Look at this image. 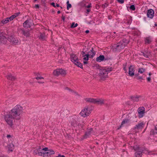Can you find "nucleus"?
<instances>
[{"mask_svg": "<svg viewBox=\"0 0 157 157\" xmlns=\"http://www.w3.org/2000/svg\"><path fill=\"white\" fill-rule=\"evenodd\" d=\"M22 107L19 105H17L12 109L9 114L5 116V121L11 127L13 126V121L15 118L18 120L20 119L19 115L22 113Z\"/></svg>", "mask_w": 157, "mask_h": 157, "instance_id": "obj_1", "label": "nucleus"}, {"mask_svg": "<svg viewBox=\"0 0 157 157\" xmlns=\"http://www.w3.org/2000/svg\"><path fill=\"white\" fill-rule=\"evenodd\" d=\"M111 67H109L106 69L102 68L99 70V76L101 79L105 78L107 77V75L109 72L112 70Z\"/></svg>", "mask_w": 157, "mask_h": 157, "instance_id": "obj_2", "label": "nucleus"}, {"mask_svg": "<svg viewBox=\"0 0 157 157\" xmlns=\"http://www.w3.org/2000/svg\"><path fill=\"white\" fill-rule=\"evenodd\" d=\"M122 42H119L113 46L114 51L116 52H120L124 49L125 47V44H122Z\"/></svg>", "mask_w": 157, "mask_h": 157, "instance_id": "obj_3", "label": "nucleus"}, {"mask_svg": "<svg viewBox=\"0 0 157 157\" xmlns=\"http://www.w3.org/2000/svg\"><path fill=\"white\" fill-rule=\"evenodd\" d=\"M91 113V110L88 108V106H86L83 109L80 113L81 116L85 117L86 116H89Z\"/></svg>", "mask_w": 157, "mask_h": 157, "instance_id": "obj_4", "label": "nucleus"}, {"mask_svg": "<svg viewBox=\"0 0 157 157\" xmlns=\"http://www.w3.org/2000/svg\"><path fill=\"white\" fill-rule=\"evenodd\" d=\"M54 75L58 76L59 75H61L65 76L67 74L66 71L62 69H57L54 70L53 72Z\"/></svg>", "mask_w": 157, "mask_h": 157, "instance_id": "obj_5", "label": "nucleus"}, {"mask_svg": "<svg viewBox=\"0 0 157 157\" xmlns=\"http://www.w3.org/2000/svg\"><path fill=\"white\" fill-rule=\"evenodd\" d=\"M145 124L143 122H141L136 124L135 126L133 127V130L136 132H138L139 130H141L144 127Z\"/></svg>", "mask_w": 157, "mask_h": 157, "instance_id": "obj_6", "label": "nucleus"}, {"mask_svg": "<svg viewBox=\"0 0 157 157\" xmlns=\"http://www.w3.org/2000/svg\"><path fill=\"white\" fill-rule=\"evenodd\" d=\"M145 109L144 107H141L139 108L137 110L139 114L138 117L139 118L142 117L144 115L145 113Z\"/></svg>", "mask_w": 157, "mask_h": 157, "instance_id": "obj_7", "label": "nucleus"}, {"mask_svg": "<svg viewBox=\"0 0 157 157\" xmlns=\"http://www.w3.org/2000/svg\"><path fill=\"white\" fill-rule=\"evenodd\" d=\"M135 66L131 65L128 67V74L129 76L132 77L135 75Z\"/></svg>", "mask_w": 157, "mask_h": 157, "instance_id": "obj_8", "label": "nucleus"}, {"mask_svg": "<svg viewBox=\"0 0 157 157\" xmlns=\"http://www.w3.org/2000/svg\"><path fill=\"white\" fill-rule=\"evenodd\" d=\"M8 40L13 44H17L18 43V39L12 36L8 37Z\"/></svg>", "mask_w": 157, "mask_h": 157, "instance_id": "obj_9", "label": "nucleus"}, {"mask_svg": "<svg viewBox=\"0 0 157 157\" xmlns=\"http://www.w3.org/2000/svg\"><path fill=\"white\" fill-rule=\"evenodd\" d=\"M21 33L24 35L26 37H29L30 34L29 29H20Z\"/></svg>", "mask_w": 157, "mask_h": 157, "instance_id": "obj_10", "label": "nucleus"}, {"mask_svg": "<svg viewBox=\"0 0 157 157\" xmlns=\"http://www.w3.org/2000/svg\"><path fill=\"white\" fill-rule=\"evenodd\" d=\"M154 11L152 9H150L147 10V15L148 17L150 18H153L154 16Z\"/></svg>", "mask_w": 157, "mask_h": 157, "instance_id": "obj_11", "label": "nucleus"}, {"mask_svg": "<svg viewBox=\"0 0 157 157\" xmlns=\"http://www.w3.org/2000/svg\"><path fill=\"white\" fill-rule=\"evenodd\" d=\"M152 41V38L150 36L144 38V43L146 44H150Z\"/></svg>", "mask_w": 157, "mask_h": 157, "instance_id": "obj_12", "label": "nucleus"}, {"mask_svg": "<svg viewBox=\"0 0 157 157\" xmlns=\"http://www.w3.org/2000/svg\"><path fill=\"white\" fill-rule=\"evenodd\" d=\"M96 54V52L94 51L93 48H92L90 51L88 52V54L89 55V57L91 58H93V57L95 56Z\"/></svg>", "mask_w": 157, "mask_h": 157, "instance_id": "obj_13", "label": "nucleus"}, {"mask_svg": "<svg viewBox=\"0 0 157 157\" xmlns=\"http://www.w3.org/2000/svg\"><path fill=\"white\" fill-rule=\"evenodd\" d=\"M84 50V49H83L81 53L82 56L85 57L83 58V59L85 61H88L89 59V55L88 54H85V51Z\"/></svg>", "mask_w": 157, "mask_h": 157, "instance_id": "obj_14", "label": "nucleus"}, {"mask_svg": "<svg viewBox=\"0 0 157 157\" xmlns=\"http://www.w3.org/2000/svg\"><path fill=\"white\" fill-rule=\"evenodd\" d=\"M144 151L143 149H140V151H136L135 153L136 157H141L142 154V153Z\"/></svg>", "mask_w": 157, "mask_h": 157, "instance_id": "obj_15", "label": "nucleus"}, {"mask_svg": "<svg viewBox=\"0 0 157 157\" xmlns=\"http://www.w3.org/2000/svg\"><path fill=\"white\" fill-rule=\"evenodd\" d=\"M71 61L73 62H76V60H78V59L76 55L75 54H71Z\"/></svg>", "mask_w": 157, "mask_h": 157, "instance_id": "obj_16", "label": "nucleus"}, {"mask_svg": "<svg viewBox=\"0 0 157 157\" xmlns=\"http://www.w3.org/2000/svg\"><path fill=\"white\" fill-rule=\"evenodd\" d=\"M141 97L140 96H136L131 97V99L134 102H137L139 101V99Z\"/></svg>", "mask_w": 157, "mask_h": 157, "instance_id": "obj_17", "label": "nucleus"}, {"mask_svg": "<svg viewBox=\"0 0 157 157\" xmlns=\"http://www.w3.org/2000/svg\"><path fill=\"white\" fill-rule=\"evenodd\" d=\"M105 59V56L104 55H100L96 59V60L97 62H101L103 61Z\"/></svg>", "mask_w": 157, "mask_h": 157, "instance_id": "obj_18", "label": "nucleus"}, {"mask_svg": "<svg viewBox=\"0 0 157 157\" xmlns=\"http://www.w3.org/2000/svg\"><path fill=\"white\" fill-rule=\"evenodd\" d=\"M70 123L71 125L73 127H75L77 126L78 125V124L76 122L75 120L72 119L70 121Z\"/></svg>", "mask_w": 157, "mask_h": 157, "instance_id": "obj_19", "label": "nucleus"}, {"mask_svg": "<svg viewBox=\"0 0 157 157\" xmlns=\"http://www.w3.org/2000/svg\"><path fill=\"white\" fill-rule=\"evenodd\" d=\"M85 100L87 102L95 103V99L91 98H86L85 99Z\"/></svg>", "mask_w": 157, "mask_h": 157, "instance_id": "obj_20", "label": "nucleus"}, {"mask_svg": "<svg viewBox=\"0 0 157 157\" xmlns=\"http://www.w3.org/2000/svg\"><path fill=\"white\" fill-rule=\"evenodd\" d=\"M98 105H101L104 104V101L103 99H95V103Z\"/></svg>", "mask_w": 157, "mask_h": 157, "instance_id": "obj_21", "label": "nucleus"}, {"mask_svg": "<svg viewBox=\"0 0 157 157\" xmlns=\"http://www.w3.org/2000/svg\"><path fill=\"white\" fill-rule=\"evenodd\" d=\"M6 77L7 79L12 81L16 79L15 77L13 76L11 74H9L7 75Z\"/></svg>", "mask_w": 157, "mask_h": 157, "instance_id": "obj_22", "label": "nucleus"}, {"mask_svg": "<svg viewBox=\"0 0 157 157\" xmlns=\"http://www.w3.org/2000/svg\"><path fill=\"white\" fill-rule=\"evenodd\" d=\"M74 63L78 67H80L81 68H82V64L79 62L78 59V61L76 60V62H75Z\"/></svg>", "mask_w": 157, "mask_h": 157, "instance_id": "obj_23", "label": "nucleus"}, {"mask_svg": "<svg viewBox=\"0 0 157 157\" xmlns=\"http://www.w3.org/2000/svg\"><path fill=\"white\" fill-rule=\"evenodd\" d=\"M130 121V120L129 119H124L123 121H122L121 124V126H120V128H118V129H119L120 128H121L122 126L124 124H125V123H128Z\"/></svg>", "mask_w": 157, "mask_h": 157, "instance_id": "obj_24", "label": "nucleus"}, {"mask_svg": "<svg viewBox=\"0 0 157 157\" xmlns=\"http://www.w3.org/2000/svg\"><path fill=\"white\" fill-rule=\"evenodd\" d=\"M40 39L44 41L45 40L46 38V36L45 34L41 33L39 37Z\"/></svg>", "mask_w": 157, "mask_h": 157, "instance_id": "obj_25", "label": "nucleus"}, {"mask_svg": "<svg viewBox=\"0 0 157 157\" xmlns=\"http://www.w3.org/2000/svg\"><path fill=\"white\" fill-rule=\"evenodd\" d=\"M41 151V148L40 147H39L38 148H36L33 151V154L34 155H36L37 154L38 152H39Z\"/></svg>", "mask_w": 157, "mask_h": 157, "instance_id": "obj_26", "label": "nucleus"}, {"mask_svg": "<svg viewBox=\"0 0 157 157\" xmlns=\"http://www.w3.org/2000/svg\"><path fill=\"white\" fill-rule=\"evenodd\" d=\"M120 42H122V44H125V47L126 45L128 44L129 42L128 40L126 39L125 38L123 39Z\"/></svg>", "mask_w": 157, "mask_h": 157, "instance_id": "obj_27", "label": "nucleus"}, {"mask_svg": "<svg viewBox=\"0 0 157 157\" xmlns=\"http://www.w3.org/2000/svg\"><path fill=\"white\" fill-rule=\"evenodd\" d=\"M9 150V151H12L14 148V145L13 143H10L8 145Z\"/></svg>", "mask_w": 157, "mask_h": 157, "instance_id": "obj_28", "label": "nucleus"}, {"mask_svg": "<svg viewBox=\"0 0 157 157\" xmlns=\"http://www.w3.org/2000/svg\"><path fill=\"white\" fill-rule=\"evenodd\" d=\"M29 21L28 20H26L23 23V26L25 28L30 27L29 25L28 24Z\"/></svg>", "mask_w": 157, "mask_h": 157, "instance_id": "obj_29", "label": "nucleus"}, {"mask_svg": "<svg viewBox=\"0 0 157 157\" xmlns=\"http://www.w3.org/2000/svg\"><path fill=\"white\" fill-rule=\"evenodd\" d=\"M19 14V13H16L15 14L12 15L11 17H8L10 21L12 20L14 18L18 16V14Z\"/></svg>", "mask_w": 157, "mask_h": 157, "instance_id": "obj_30", "label": "nucleus"}, {"mask_svg": "<svg viewBox=\"0 0 157 157\" xmlns=\"http://www.w3.org/2000/svg\"><path fill=\"white\" fill-rule=\"evenodd\" d=\"M10 20L8 17H7L2 21L1 22L3 24H5L7 23Z\"/></svg>", "mask_w": 157, "mask_h": 157, "instance_id": "obj_31", "label": "nucleus"}, {"mask_svg": "<svg viewBox=\"0 0 157 157\" xmlns=\"http://www.w3.org/2000/svg\"><path fill=\"white\" fill-rule=\"evenodd\" d=\"M133 149L135 150V151H140V149H143L142 147H140L139 146L136 145L133 147Z\"/></svg>", "mask_w": 157, "mask_h": 157, "instance_id": "obj_32", "label": "nucleus"}, {"mask_svg": "<svg viewBox=\"0 0 157 157\" xmlns=\"http://www.w3.org/2000/svg\"><path fill=\"white\" fill-rule=\"evenodd\" d=\"M145 69L143 68H140L138 69V73L142 74L145 71Z\"/></svg>", "mask_w": 157, "mask_h": 157, "instance_id": "obj_33", "label": "nucleus"}, {"mask_svg": "<svg viewBox=\"0 0 157 157\" xmlns=\"http://www.w3.org/2000/svg\"><path fill=\"white\" fill-rule=\"evenodd\" d=\"M46 153H49V155H51L54 154L55 153V152L53 150H48V152H46Z\"/></svg>", "mask_w": 157, "mask_h": 157, "instance_id": "obj_34", "label": "nucleus"}, {"mask_svg": "<svg viewBox=\"0 0 157 157\" xmlns=\"http://www.w3.org/2000/svg\"><path fill=\"white\" fill-rule=\"evenodd\" d=\"M90 135V133L86 132L85 135L83 136V138L84 139L88 137Z\"/></svg>", "mask_w": 157, "mask_h": 157, "instance_id": "obj_35", "label": "nucleus"}, {"mask_svg": "<svg viewBox=\"0 0 157 157\" xmlns=\"http://www.w3.org/2000/svg\"><path fill=\"white\" fill-rule=\"evenodd\" d=\"M78 25L77 23H76L75 24V23L73 22L72 23L71 27V28H74L76 27H77L78 26Z\"/></svg>", "mask_w": 157, "mask_h": 157, "instance_id": "obj_36", "label": "nucleus"}, {"mask_svg": "<svg viewBox=\"0 0 157 157\" xmlns=\"http://www.w3.org/2000/svg\"><path fill=\"white\" fill-rule=\"evenodd\" d=\"M130 8L132 10H135V7L134 5H131L130 7Z\"/></svg>", "mask_w": 157, "mask_h": 157, "instance_id": "obj_37", "label": "nucleus"}, {"mask_svg": "<svg viewBox=\"0 0 157 157\" xmlns=\"http://www.w3.org/2000/svg\"><path fill=\"white\" fill-rule=\"evenodd\" d=\"M108 6V4L107 3H105L104 4H103L102 5V8H104L105 7H107Z\"/></svg>", "mask_w": 157, "mask_h": 157, "instance_id": "obj_38", "label": "nucleus"}, {"mask_svg": "<svg viewBox=\"0 0 157 157\" xmlns=\"http://www.w3.org/2000/svg\"><path fill=\"white\" fill-rule=\"evenodd\" d=\"M156 133V132H155L154 130H152L150 132V134L153 135L155 134H156L157 133Z\"/></svg>", "mask_w": 157, "mask_h": 157, "instance_id": "obj_39", "label": "nucleus"}, {"mask_svg": "<svg viewBox=\"0 0 157 157\" xmlns=\"http://www.w3.org/2000/svg\"><path fill=\"white\" fill-rule=\"evenodd\" d=\"M71 7V5L70 4H68L67 5V10H68Z\"/></svg>", "mask_w": 157, "mask_h": 157, "instance_id": "obj_40", "label": "nucleus"}, {"mask_svg": "<svg viewBox=\"0 0 157 157\" xmlns=\"http://www.w3.org/2000/svg\"><path fill=\"white\" fill-rule=\"evenodd\" d=\"M127 65V63H126L125 64H124L123 65V69L124 70V71H126L127 70L126 69V67Z\"/></svg>", "mask_w": 157, "mask_h": 157, "instance_id": "obj_41", "label": "nucleus"}, {"mask_svg": "<svg viewBox=\"0 0 157 157\" xmlns=\"http://www.w3.org/2000/svg\"><path fill=\"white\" fill-rule=\"evenodd\" d=\"M118 2L121 4H123L124 3V0H117Z\"/></svg>", "mask_w": 157, "mask_h": 157, "instance_id": "obj_42", "label": "nucleus"}, {"mask_svg": "<svg viewBox=\"0 0 157 157\" xmlns=\"http://www.w3.org/2000/svg\"><path fill=\"white\" fill-rule=\"evenodd\" d=\"M36 78L37 80H38L39 79H44V78L42 77H38V76L36 77Z\"/></svg>", "mask_w": 157, "mask_h": 157, "instance_id": "obj_43", "label": "nucleus"}, {"mask_svg": "<svg viewBox=\"0 0 157 157\" xmlns=\"http://www.w3.org/2000/svg\"><path fill=\"white\" fill-rule=\"evenodd\" d=\"M143 55L146 58H147L148 57V55L146 53H143Z\"/></svg>", "mask_w": 157, "mask_h": 157, "instance_id": "obj_44", "label": "nucleus"}, {"mask_svg": "<svg viewBox=\"0 0 157 157\" xmlns=\"http://www.w3.org/2000/svg\"><path fill=\"white\" fill-rule=\"evenodd\" d=\"M92 131V129L91 128H90L89 130H88L87 132H89L90 133V134L91 133V132Z\"/></svg>", "mask_w": 157, "mask_h": 157, "instance_id": "obj_45", "label": "nucleus"}, {"mask_svg": "<svg viewBox=\"0 0 157 157\" xmlns=\"http://www.w3.org/2000/svg\"><path fill=\"white\" fill-rule=\"evenodd\" d=\"M42 150H44V151H48L49 150H48V147H45V148H43L42 149Z\"/></svg>", "mask_w": 157, "mask_h": 157, "instance_id": "obj_46", "label": "nucleus"}, {"mask_svg": "<svg viewBox=\"0 0 157 157\" xmlns=\"http://www.w3.org/2000/svg\"><path fill=\"white\" fill-rule=\"evenodd\" d=\"M147 80L148 82H150L151 80V78L150 77H149L147 78Z\"/></svg>", "mask_w": 157, "mask_h": 157, "instance_id": "obj_47", "label": "nucleus"}, {"mask_svg": "<svg viewBox=\"0 0 157 157\" xmlns=\"http://www.w3.org/2000/svg\"><path fill=\"white\" fill-rule=\"evenodd\" d=\"M137 79H143V78L142 77V76H138L137 78Z\"/></svg>", "mask_w": 157, "mask_h": 157, "instance_id": "obj_48", "label": "nucleus"}, {"mask_svg": "<svg viewBox=\"0 0 157 157\" xmlns=\"http://www.w3.org/2000/svg\"><path fill=\"white\" fill-rule=\"evenodd\" d=\"M37 154L39 156H42V152H38Z\"/></svg>", "mask_w": 157, "mask_h": 157, "instance_id": "obj_49", "label": "nucleus"}, {"mask_svg": "<svg viewBox=\"0 0 157 157\" xmlns=\"http://www.w3.org/2000/svg\"><path fill=\"white\" fill-rule=\"evenodd\" d=\"M51 5L52 6L54 7H55L56 6H55V3L54 2H52L51 4Z\"/></svg>", "mask_w": 157, "mask_h": 157, "instance_id": "obj_50", "label": "nucleus"}, {"mask_svg": "<svg viewBox=\"0 0 157 157\" xmlns=\"http://www.w3.org/2000/svg\"><path fill=\"white\" fill-rule=\"evenodd\" d=\"M91 4H89L88 5H87V6H86V7L87 8H89L91 7Z\"/></svg>", "mask_w": 157, "mask_h": 157, "instance_id": "obj_51", "label": "nucleus"}, {"mask_svg": "<svg viewBox=\"0 0 157 157\" xmlns=\"http://www.w3.org/2000/svg\"><path fill=\"white\" fill-rule=\"evenodd\" d=\"M57 157H65L64 155H61L60 154H59L58 156Z\"/></svg>", "mask_w": 157, "mask_h": 157, "instance_id": "obj_52", "label": "nucleus"}, {"mask_svg": "<svg viewBox=\"0 0 157 157\" xmlns=\"http://www.w3.org/2000/svg\"><path fill=\"white\" fill-rule=\"evenodd\" d=\"M62 19L63 20V21H64L65 19V17L63 16V15H62Z\"/></svg>", "mask_w": 157, "mask_h": 157, "instance_id": "obj_53", "label": "nucleus"}, {"mask_svg": "<svg viewBox=\"0 0 157 157\" xmlns=\"http://www.w3.org/2000/svg\"><path fill=\"white\" fill-rule=\"evenodd\" d=\"M39 7V5L38 4H36L35 5V7L36 8H38Z\"/></svg>", "mask_w": 157, "mask_h": 157, "instance_id": "obj_54", "label": "nucleus"}, {"mask_svg": "<svg viewBox=\"0 0 157 157\" xmlns=\"http://www.w3.org/2000/svg\"><path fill=\"white\" fill-rule=\"evenodd\" d=\"M37 82L38 83H40V84H43V83H44V81L40 82V81H38Z\"/></svg>", "mask_w": 157, "mask_h": 157, "instance_id": "obj_55", "label": "nucleus"}, {"mask_svg": "<svg viewBox=\"0 0 157 157\" xmlns=\"http://www.w3.org/2000/svg\"><path fill=\"white\" fill-rule=\"evenodd\" d=\"M7 137L8 138H10V137H12V136H11V135H8L7 136Z\"/></svg>", "mask_w": 157, "mask_h": 157, "instance_id": "obj_56", "label": "nucleus"}, {"mask_svg": "<svg viewBox=\"0 0 157 157\" xmlns=\"http://www.w3.org/2000/svg\"><path fill=\"white\" fill-rule=\"evenodd\" d=\"M87 61H84L83 63L84 64H87L88 63V62Z\"/></svg>", "mask_w": 157, "mask_h": 157, "instance_id": "obj_57", "label": "nucleus"}, {"mask_svg": "<svg viewBox=\"0 0 157 157\" xmlns=\"http://www.w3.org/2000/svg\"><path fill=\"white\" fill-rule=\"evenodd\" d=\"M87 12V13H88L90 11V9H87L86 10Z\"/></svg>", "mask_w": 157, "mask_h": 157, "instance_id": "obj_58", "label": "nucleus"}, {"mask_svg": "<svg viewBox=\"0 0 157 157\" xmlns=\"http://www.w3.org/2000/svg\"><path fill=\"white\" fill-rule=\"evenodd\" d=\"M2 36V34L1 33V32H0V39H1Z\"/></svg>", "mask_w": 157, "mask_h": 157, "instance_id": "obj_59", "label": "nucleus"}, {"mask_svg": "<svg viewBox=\"0 0 157 157\" xmlns=\"http://www.w3.org/2000/svg\"><path fill=\"white\" fill-rule=\"evenodd\" d=\"M89 32V31L88 30H87L85 31V33H88Z\"/></svg>", "mask_w": 157, "mask_h": 157, "instance_id": "obj_60", "label": "nucleus"}, {"mask_svg": "<svg viewBox=\"0 0 157 157\" xmlns=\"http://www.w3.org/2000/svg\"><path fill=\"white\" fill-rule=\"evenodd\" d=\"M42 154H43L44 155H46V152H44L42 153Z\"/></svg>", "mask_w": 157, "mask_h": 157, "instance_id": "obj_61", "label": "nucleus"}, {"mask_svg": "<svg viewBox=\"0 0 157 157\" xmlns=\"http://www.w3.org/2000/svg\"><path fill=\"white\" fill-rule=\"evenodd\" d=\"M155 130L156 131V133H157V128L155 127Z\"/></svg>", "mask_w": 157, "mask_h": 157, "instance_id": "obj_62", "label": "nucleus"}, {"mask_svg": "<svg viewBox=\"0 0 157 157\" xmlns=\"http://www.w3.org/2000/svg\"><path fill=\"white\" fill-rule=\"evenodd\" d=\"M75 93L76 95H77L79 96V95L78 94L77 92H75Z\"/></svg>", "mask_w": 157, "mask_h": 157, "instance_id": "obj_63", "label": "nucleus"}, {"mask_svg": "<svg viewBox=\"0 0 157 157\" xmlns=\"http://www.w3.org/2000/svg\"><path fill=\"white\" fill-rule=\"evenodd\" d=\"M56 6L57 7H59V5L58 4H56Z\"/></svg>", "mask_w": 157, "mask_h": 157, "instance_id": "obj_64", "label": "nucleus"}]
</instances>
